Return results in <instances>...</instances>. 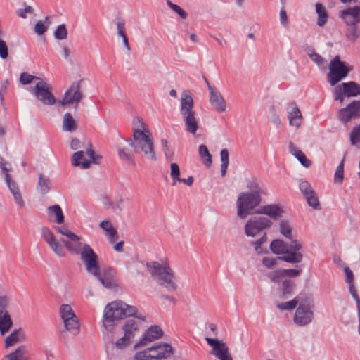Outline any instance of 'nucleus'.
<instances>
[{
    "label": "nucleus",
    "mask_w": 360,
    "mask_h": 360,
    "mask_svg": "<svg viewBox=\"0 0 360 360\" xmlns=\"http://www.w3.org/2000/svg\"><path fill=\"white\" fill-rule=\"evenodd\" d=\"M210 90V103L213 108L218 112H224L226 104L221 94L214 88L209 86Z\"/></svg>",
    "instance_id": "obj_27"
},
{
    "label": "nucleus",
    "mask_w": 360,
    "mask_h": 360,
    "mask_svg": "<svg viewBox=\"0 0 360 360\" xmlns=\"http://www.w3.org/2000/svg\"><path fill=\"white\" fill-rule=\"evenodd\" d=\"M280 233L286 238H292V229L290 223L287 221H281L279 225Z\"/></svg>",
    "instance_id": "obj_39"
},
{
    "label": "nucleus",
    "mask_w": 360,
    "mask_h": 360,
    "mask_svg": "<svg viewBox=\"0 0 360 360\" xmlns=\"http://www.w3.org/2000/svg\"><path fill=\"white\" fill-rule=\"evenodd\" d=\"M271 250L276 255H281L278 259L288 263H300L303 258L302 244L297 240H293L290 244L281 239H274L270 244Z\"/></svg>",
    "instance_id": "obj_2"
},
{
    "label": "nucleus",
    "mask_w": 360,
    "mask_h": 360,
    "mask_svg": "<svg viewBox=\"0 0 360 360\" xmlns=\"http://www.w3.org/2000/svg\"><path fill=\"white\" fill-rule=\"evenodd\" d=\"M360 95V86L354 82L342 83L335 89V101L343 102L345 96H356Z\"/></svg>",
    "instance_id": "obj_17"
},
{
    "label": "nucleus",
    "mask_w": 360,
    "mask_h": 360,
    "mask_svg": "<svg viewBox=\"0 0 360 360\" xmlns=\"http://www.w3.org/2000/svg\"><path fill=\"white\" fill-rule=\"evenodd\" d=\"M161 144L165 155L167 156L170 153V145L169 141L167 139H162Z\"/></svg>",
    "instance_id": "obj_63"
},
{
    "label": "nucleus",
    "mask_w": 360,
    "mask_h": 360,
    "mask_svg": "<svg viewBox=\"0 0 360 360\" xmlns=\"http://www.w3.org/2000/svg\"><path fill=\"white\" fill-rule=\"evenodd\" d=\"M221 165H229V151L227 149H222L220 153Z\"/></svg>",
    "instance_id": "obj_61"
},
{
    "label": "nucleus",
    "mask_w": 360,
    "mask_h": 360,
    "mask_svg": "<svg viewBox=\"0 0 360 360\" xmlns=\"http://www.w3.org/2000/svg\"><path fill=\"white\" fill-rule=\"evenodd\" d=\"M101 283L107 288L117 289L119 285L117 283L116 271L111 268L104 269L103 272H100L98 269V274L94 275Z\"/></svg>",
    "instance_id": "obj_22"
},
{
    "label": "nucleus",
    "mask_w": 360,
    "mask_h": 360,
    "mask_svg": "<svg viewBox=\"0 0 360 360\" xmlns=\"http://www.w3.org/2000/svg\"><path fill=\"white\" fill-rule=\"evenodd\" d=\"M287 111L290 124L299 128L302 122V115L297 105L295 103H289Z\"/></svg>",
    "instance_id": "obj_26"
},
{
    "label": "nucleus",
    "mask_w": 360,
    "mask_h": 360,
    "mask_svg": "<svg viewBox=\"0 0 360 360\" xmlns=\"http://www.w3.org/2000/svg\"><path fill=\"white\" fill-rule=\"evenodd\" d=\"M118 155L120 159L126 162H131L132 160V155L131 152L127 148H121L118 150Z\"/></svg>",
    "instance_id": "obj_53"
},
{
    "label": "nucleus",
    "mask_w": 360,
    "mask_h": 360,
    "mask_svg": "<svg viewBox=\"0 0 360 360\" xmlns=\"http://www.w3.org/2000/svg\"><path fill=\"white\" fill-rule=\"evenodd\" d=\"M148 347L142 350L138 351L134 356V360H152Z\"/></svg>",
    "instance_id": "obj_43"
},
{
    "label": "nucleus",
    "mask_w": 360,
    "mask_h": 360,
    "mask_svg": "<svg viewBox=\"0 0 360 360\" xmlns=\"http://www.w3.org/2000/svg\"><path fill=\"white\" fill-rule=\"evenodd\" d=\"M54 36L56 39L59 40L65 39L68 37V30L65 25H58L56 28Z\"/></svg>",
    "instance_id": "obj_46"
},
{
    "label": "nucleus",
    "mask_w": 360,
    "mask_h": 360,
    "mask_svg": "<svg viewBox=\"0 0 360 360\" xmlns=\"http://www.w3.org/2000/svg\"><path fill=\"white\" fill-rule=\"evenodd\" d=\"M56 230L61 235L66 236L67 240H63L65 249L70 252L79 254L83 250L86 243H83L81 241V238L72 232L68 226H57Z\"/></svg>",
    "instance_id": "obj_8"
},
{
    "label": "nucleus",
    "mask_w": 360,
    "mask_h": 360,
    "mask_svg": "<svg viewBox=\"0 0 360 360\" xmlns=\"http://www.w3.org/2000/svg\"><path fill=\"white\" fill-rule=\"evenodd\" d=\"M41 236L51 250L58 257H65L66 255L65 246L63 240L60 242L48 227L41 229Z\"/></svg>",
    "instance_id": "obj_12"
},
{
    "label": "nucleus",
    "mask_w": 360,
    "mask_h": 360,
    "mask_svg": "<svg viewBox=\"0 0 360 360\" xmlns=\"http://www.w3.org/2000/svg\"><path fill=\"white\" fill-rule=\"evenodd\" d=\"M162 335L163 331L160 326H152L143 333L142 338L135 344L134 347L139 348V347L146 346L148 343L161 338Z\"/></svg>",
    "instance_id": "obj_21"
},
{
    "label": "nucleus",
    "mask_w": 360,
    "mask_h": 360,
    "mask_svg": "<svg viewBox=\"0 0 360 360\" xmlns=\"http://www.w3.org/2000/svg\"><path fill=\"white\" fill-rule=\"evenodd\" d=\"M59 314L67 330L72 334L79 331V321L71 305L63 304L59 308Z\"/></svg>",
    "instance_id": "obj_7"
},
{
    "label": "nucleus",
    "mask_w": 360,
    "mask_h": 360,
    "mask_svg": "<svg viewBox=\"0 0 360 360\" xmlns=\"http://www.w3.org/2000/svg\"><path fill=\"white\" fill-rule=\"evenodd\" d=\"M260 196L257 192L241 193L237 200L238 216L245 218L254 213L253 210L259 204Z\"/></svg>",
    "instance_id": "obj_6"
},
{
    "label": "nucleus",
    "mask_w": 360,
    "mask_h": 360,
    "mask_svg": "<svg viewBox=\"0 0 360 360\" xmlns=\"http://www.w3.org/2000/svg\"><path fill=\"white\" fill-rule=\"evenodd\" d=\"M344 178V164L343 161L340 164V165L337 167L334 180L336 183H342Z\"/></svg>",
    "instance_id": "obj_51"
},
{
    "label": "nucleus",
    "mask_w": 360,
    "mask_h": 360,
    "mask_svg": "<svg viewBox=\"0 0 360 360\" xmlns=\"http://www.w3.org/2000/svg\"><path fill=\"white\" fill-rule=\"evenodd\" d=\"M48 25L49 23H46L45 22H43L41 20L38 21L36 23L34 28L35 33H37L38 35L43 34L44 32H46L48 29Z\"/></svg>",
    "instance_id": "obj_52"
},
{
    "label": "nucleus",
    "mask_w": 360,
    "mask_h": 360,
    "mask_svg": "<svg viewBox=\"0 0 360 360\" xmlns=\"http://www.w3.org/2000/svg\"><path fill=\"white\" fill-rule=\"evenodd\" d=\"M8 360H29L25 346L19 347L15 352L5 356Z\"/></svg>",
    "instance_id": "obj_34"
},
{
    "label": "nucleus",
    "mask_w": 360,
    "mask_h": 360,
    "mask_svg": "<svg viewBox=\"0 0 360 360\" xmlns=\"http://www.w3.org/2000/svg\"><path fill=\"white\" fill-rule=\"evenodd\" d=\"M146 266L151 276L160 285L165 286L169 291H173L176 288L174 272L170 266L168 259L165 258L160 261L148 262Z\"/></svg>",
    "instance_id": "obj_3"
},
{
    "label": "nucleus",
    "mask_w": 360,
    "mask_h": 360,
    "mask_svg": "<svg viewBox=\"0 0 360 360\" xmlns=\"http://www.w3.org/2000/svg\"><path fill=\"white\" fill-rule=\"evenodd\" d=\"M79 254L86 271L93 275H97L98 269L99 268L98 257L93 249L89 245H85L84 250Z\"/></svg>",
    "instance_id": "obj_15"
},
{
    "label": "nucleus",
    "mask_w": 360,
    "mask_h": 360,
    "mask_svg": "<svg viewBox=\"0 0 360 360\" xmlns=\"http://www.w3.org/2000/svg\"><path fill=\"white\" fill-rule=\"evenodd\" d=\"M137 309L135 307L117 300L106 305L103 314V325L107 328L112 325L114 321L122 319L127 316L136 314Z\"/></svg>",
    "instance_id": "obj_4"
},
{
    "label": "nucleus",
    "mask_w": 360,
    "mask_h": 360,
    "mask_svg": "<svg viewBox=\"0 0 360 360\" xmlns=\"http://www.w3.org/2000/svg\"><path fill=\"white\" fill-rule=\"evenodd\" d=\"M2 37H0V57L5 59L8 57V47L4 41L1 39Z\"/></svg>",
    "instance_id": "obj_58"
},
{
    "label": "nucleus",
    "mask_w": 360,
    "mask_h": 360,
    "mask_svg": "<svg viewBox=\"0 0 360 360\" xmlns=\"http://www.w3.org/2000/svg\"><path fill=\"white\" fill-rule=\"evenodd\" d=\"M6 181L8 187L9 188L11 192L12 193L14 197L15 202L20 207H24L25 203L22 200L18 184L11 179L10 176L8 174H6Z\"/></svg>",
    "instance_id": "obj_31"
},
{
    "label": "nucleus",
    "mask_w": 360,
    "mask_h": 360,
    "mask_svg": "<svg viewBox=\"0 0 360 360\" xmlns=\"http://www.w3.org/2000/svg\"><path fill=\"white\" fill-rule=\"evenodd\" d=\"M32 92L37 100L44 105H52L56 103V98L52 94L51 85L42 79H38Z\"/></svg>",
    "instance_id": "obj_9"
},
{
    "label": "nucleus",
    "mask_w": 360,
    "mask_h": 360,
    "mask_svg": "<svg viewBox=\"0 0 360 360\" xmlns=\"http://www.w3.org/2000/svg\"><path fill=\"white\" fill-rule=\"evenodd\" d=\"M293 284L290 280H285L283 282V297H285L286 295L290 294L292 290Z\"/></svg>",
    "instance_id": "obj_55"
},
{
    "label": "nucleus",
    "mask_w": 360,
    "mask_h": 360,
    "mask_svg": "<svg viewBox=\"0 0 360 360\" xmlns=\"http://www.w3.org/2000/svg\"><path fill=\"white\" fill-rule=\"evenodd\" d=\"M70 146L72 149L77 150L80 148V141L79 139L75 138L72 139L70 143Z\"/></svg>",
    "instance_id": "obj_64"
},
{
    "label": "nucleus",
    "mask_w": 360,
    "mask_h": 360,
    "mask_svg": "<svg viewBox=\"0 0 360 360\" xmlns=\"http://www.w3.org/2000/svg\"><path fill=\"white\" fill-rule=\"evenodd\" d=\"M271 225V221L266 217H253L247 221L245 233L249 237H255L263 230L270 228Z\"/></svg>",
    "instance_id": "obj_11"
},
{
    "label": "nucleus",
    "mask_w": 360,
    "mask_h": 360,
    "mask_svg": "<svg viewBox=\"0 0 360 360\" xmlns=\"http://www.w3.org/2000/svg\"><path fill=\"white\" fill-rule=\"evenodd\" d=\"M310 58L312 60L316 62L317 65L320 67H324L326 65V62L318 54L314 53L310 56Z\"/></svg>",
    "instance_id": "obj_60"
},
{
    "label": "nucleus",
    "mask_w": 360,
    "mask_h": 360,
    "mask_svg": "<svg viewBox=\"0 0 360 360\" xmlns=\"http://www.w3.org/2000/svg\"><path fill=\"white\" fill-rule=\"evenodd\" d=\"M329 68L328 79L333 86L346 77L349 72V69L344 63L340 60L338 56L333 58L330 64Z\"/></svg>",
    "instance_id": "obj_13"
},
{
    "label": "nucleus",
    "mask_w": 360,
    "mask_h": 360,
    "mask_svg": "<svg viewBox=\"0 0 360 360\" xmlns=\"http://www.w3.org/2000/svg\"><path fill=\"white\" fill-rule=\"evenodd\" d=\"M316 11L319 15L317 24L319 26L324 25L328 20V15L325 7L321 4H316Z\"/></svg>",
    "instance_id": "obj_37"
},
{
    "label": "nucleus",
    "mask_w": 360,
    "mask_h": 360,
    "mask_svg": "<svg viewBox=\"0 0 360 360\" xmlns=\"http://www.w3.org/2000/svg\"><path fill=\"white\" fill-rule=\"evenodd\" d=\"M262 264L266 267L271 269L277 264V259L273 257H264L262 259Z\"/></svg>",
    "instance_id": "obj_56"
},
{
    "label": "nucleus",
    "mask_w": 360,
    "mask_h": 360,
    "mask_svg": "<svg viewBox=\"0 0 360 360\" xmlns=\"http://www.w3.org/2000/svg\"><path fill=\"white\" fill-rule=\"evenodd\" d=\"M49 180L40 175L39 180V189L40 190V191L43 193H46L49 191Z\"/></svg>",
    "instance_id": "obj_48"
},
{
    "label": "nucleus",
    "mask_w": 360,
    "mask_h": 360,
    "mask_svg": "<svg viewBox=\"0 0 360 360\" xmlns=\"http://www.w3.org/2000/svg\"><path fill=\"white\" fill-rule=\"evenodd\" d=\"M205 340L212 347L210 354L219 360H233L226 345L217 339L206 338Z\"/></svg>",
    "instance_id": "obj_16"
},
{
    "label": "nucleus",
    "mask_w": 360,
    "mask_h": 360,
    "mask_svg": "<svg viewBox=\"0 0 360 360\" xmlns=\"http://www.w3.org/2000/svg\"><path fill=\"white\" fill-rule=\"evenodd\" d=\"M25 336L22 330L13 331L5 340L6 347L13 346L25 340Z\"/></svg>",
    "instance_id": "obj_33"
},
{
    "label": "nucleus",
    "mask_w": 360,
    "mask_h": 360,
    "mask_svg": "<svg viewBox=\"0 0 360 360\" xmlns=\"http://www.w3.org/2000/svg\"><path fill=\"white\" fill-rule=\"evenodd\" d=\"M301 271L297 269H283V275L284 277H296L300 274Z\"/></svg>",
    "instance_id": "obj_59"
},
{
    "label": "nucleus",
    "mask_w": 360,
    "mask_h": 360,
    "mask_svg": "<svg viewBox=\"0 0 360 360\" xmlns=\"http://www.w3.org/2000/svg\"><path fill=\"white\" fill-rule=\"evenodd\" d=\"M144 319L137 316L128 319L123 325L122 330L124 334L132 340L136 333L142 328V323Z\"/></svg>",
    "instance_id": "obj_24"
},
{
    "label": "nucleus",
    "mask_w": 360,
    "mask_h": 360,
    "mask_svg": "<svg viewBox=\"0 0 360 360\" xmlns=\"http://www.w3.org/2000/svg\"><path fill=\"white\" fill-rule=\"evenodd\" d=\"M40 79L39 77L33 76L32 75H30L27 72H23L20 74V82L22 84H28L32 82H38V79Z\"/></svg>",
    "instance_id": "obj_44"
},
{
    "label": "nucleus",
    "mask_w": 360,
    "mask_h": 360,
    "mask_svg": "<svg viewBox=\"0 0 360 360\" xmlns=\"http://www.w3.org/2000/svg\"><path fill=\"white\" fill-rule=\"evenodd\" d=\"M100 228L105 231L110 243H115L118 238V233L116 229L109 220H103L99 224Z\"/></svg>",
    "instance_id": "obj_29"
},
{
    "label": "nucleus",
    "mask_w": 360,
    "mask_h": 360,
    "mask_svg": "<svg viewBox=\"0 0 360 360\" xmlns=\"http://www.w3.org/2000/svg\"><path fill=\"white\" fill-rule=\"evenodd\" d=\"M152 360H162L169 358L173 353L172 347L169 344H156L148 347Z\"/></svg>",
    "instance_id": "obj_23"
},
{
    "label": "nucleus",
    "mask_w": 360,
    "mask_h": 360,
    "mask_svg": "<svg viewBox=\"0 0 360 360\" xmlns=\"http://www.w3.org/2000/svg\"><path fill=\"white\" fill-rule=\"evenodd\" d=\"M256 213L264 214L271 218H277L281 216L283 210L276 205H266L257 210Z\"/></svg>",
    "instance_id": "obj_32"
},
{
    "label": "nucleus",
    "mask_w": 360,
    "mask_h": 360,
    "mask_svg": "<svg viewBox=\"0 0 360 360\" xmlns=\"http://www.w3.org/2000/svg\"><path fill=\"white\" fill-rule=\"evenodd\" d=\"M86 153L89 158V160L84 158L83 151H77L75 153L71 158L72 165L80 166L83 169H86L89 167L91 162L96 164L100 162L101 156L98 155H95L94 151L91 148V146H90L89 148L86 149Z\"/></svg>",
    "instance_id": "obj_14"
},
{
    "label": "nucleus",
    "mask_w": 360,
    "mask_h": 360,
    "mask_svg": "<svg viewBox=\"0 0 360 360\" xmlns=\"http://www.w3.org/2000/svg\"><path fill=\"white\" fill-rule=\"evenodd\" d=\"M170 176L173 180L172 185H175L178 180H180V169L176 163H172L170 165Z\"/></svg>",
    "instance_id": "obj_42"
},
{
    "label": "nucleus",
    "mask_w": 360,
    "mask_h": 360,
    "mask_svg": "<svg viewBox=\"0 0 360 360\" xmlns=\"http://www.w3.org/2000/svg\"><path fill=\"white\" fill-rule=\"evenodd\" d=\"M9 299L6 296H0V331L2 335L11 328L13 322L8 312L4 309L7 307Z\"/></svg>",
    "instance_id": "obj_20"
},
{
    "label": "nucleus",
    "mask_w": 360,
    "mask_h": 360,
    "mask_svg": "<svg viewBox=\"0 0 360 360\" xmlns=\"http://www.w3.org/2000/svg\"><path fill=\"white\" fill-rule=\"evenodd\" d=\"M199 155L204 165L207 167H210L212 164V156L205 145L200 146Z\"/></svg>",
    "instance_id": "obj_38"
},
{
    "label": "nucleus",
    "mask_w": 360,
    "mask_h": 360,
    "mask_svg": "<svg viewBox=\"0 0 360 360\" xmlns=\"http://www.w3.org/2000/svg\"><path fill=\"white\" fill-rule=\"evenodd\" d=\"M133 137L130 145L137 153H143L146 159L157 160L154 147V139L148 125L140 117L132 122Z\"/></svg>",
    "instance_id": "obj_1"
},
{
    "label": "nucleus",
    "mask_w": 360,
    "mask_h": 360,
    "mask_svg": "<svg viewBox=\"0 0 360 360\" xmlns=\"http://www.w3.org/2000/svg\"><path fill=\"white\" fill-rule=\"evenodd\" d=\"M284 277L283 275V269H279L276 271H271L269 274V278L271 281L274 283H278L281 281V278Z\"/></svg>",
    "instance_id": "obj_50"
},
{
    "label": "nucleus",
    "mask_w": 360,
    "mask_h": 360,
    "mask_svg": "<svg viewBox=\"0 0 360 360\" xmlns=\"http://www.w3.org/2000/svg\"><path fill=\"white\" fill-rule=\"evenodd\" d=\"M117 28L118 31V34L123 39V43L124 44V46L127 48V50H130V46L128 41V39L125 34V23L124 21H119L117 23Z\"/></svg>",
    "instance_id": "obj_40"
},
{
    "label": "nucleus",
    "mask_w": 360,
    "mask_h": 360,
    "mask_svg": "<svg viewBox=\"0 0 360 360\" xmlns=\"http://www.w3.org/2000/svg\"><path fill=\"white\" fill-rule=\"evenodd\" d=\"M312 309L313 303L309 299H306L302 302H300L295 314V323L299 326L309 324L313 319Z\"/></svg>",
    "instance_id": "obj_10"
},
{
    "label": "nucleus",
    "mask_w": 360,
    "mask_h": 360,
    "mask_svg": "<svg viewBox=\"0 0 360 360\" xmlns=\"http://www.w3.org/2000/svg\"><path fill=\"white\" fill-rule=\"evenodd\" d=\"M49 220L57 224L64 222V215L61 207L58 205L49 206L47 209Z\"/></svg>",
    "instance_id": "obj_30"
},
{
    "label": "nucleus",
    "mask_w": 360,
    "mask_h": 360,
    "mask_svg": "<svg viewBox=\"0 0 360 360\" xmlns=\"http://www.w3.org/2000/svg\"><path fill=\"white\" fill-rule=\"evenodd\" d=\"M299 187L308 204L314 208H318L319 207V200L309 183L302 180L300 182Z\"/></svg>",
    "instance_id": "obj_25"
},
{
    "label": "nucleus",
    "mask_w": 360,
    "mask_h": 360,
    "mask_svg": "<svg viewBox=\"0 0 360 360\" xmlns=\"http://www.w3.org/2000/svg\"><path fill=\"white\" fill-rule=\"evenodd\" d=\"M77 127V122L70 113L65 114L63 120V129L66 131H73Z\"/></svg>",
    "instance_id": "obj_36"
},
{
    "label": "nucleus",
    "mask_w": 360,
    "mask_h": 360,
    "mask_svg": "<svg viewBox=\"0 0 360 360\" xmlns=\"http://www.w3.org/2000/svg\"><path fill=\"white\" fill-rule=\"evenodd\" d=\"M344 271H345V275L347 277V279H346L347 283H354V274H353L352 271H351V269L349 267L346 266L344 269Z\"/></svg>",
    "instance_id": "obj_62"
},
{
    "label": "nucleus",
    "mask_w": 360,
    "mask_h": 360,
    "mask_svg": "<svg viewBox=\"0 0 360 360\" xmlns=\"http://www.w3.org/2000/svg\"><path fill=\"white\" fill-rule=\"evenodd\" d=\"M350 141L352 145L360 143V125L353 129L350 135Z\"/></svg>",
    "instance_id": "obj_49"
},
{
    "label": "nucleus",
    "mask_w": 360,
    "mask_h": 360,
    "mask_svg": "<svg viewBox=\"0 0 360 360\" xmlns=\"http://www.w3.org/2000/svg\"><path fill=\"white\" fill-rule=\"evenodd\" d=\"M194 103L190 91H184L181 94L180 112L185 123L186 130L195 134L199 127V119L193 110Z\"/></svg>",
    "instance_id": "obj_5"
},
{
    "label": "nucleus",
    "mask_w": 360,
    "mask_h": 360,
    "mask_svg": "<svg viewBox=\"0 0 360 360\" xmlns=\"http://www.w3.org/2000/svg\"><path fill=\"white\" fill-rule=\"evenodd\" d=\"M168 6L176 12L181 18L185 19L187 17L186 13L178 5L172 3L170 1H167Z\"/></svg>",
    "instance_id": "obj_54"
},
{
    "label": "nucleus",
    "mask_w": 360,
    "mask_h": 360,
    "mask_svg": "<svg viewBox=\"0 0 360 360\" xmlns=\"http://www.w3.org/2000/svg\"><path fill=\"white\" fill-rule=\"evenodd\" d=\"M82 98L81 92V82H73L65 93L60 101L62 105L79 103Z\"/></svg>",
    "instance_id": "obj_18"
},
{
    "label": "nucleus",
    "mask_w": 360,
    "mask_h": 360,
    "mask_svg": "<svg viewBox=\"0 0 360 360\" xmlns=\"http://www.w3.org/2000/svg\"><path fill=\"white\" fill-rule=\"evenodd\" d=\"M341 17L347 25H354L360 20V7L356 6L341 11Z\"/></svg>",
    "instance_id": "obj_28"
},
{
    "label": "nucleus",
    "mask_w": 360,
    "mask_h": 360,
    "mask_svg": "<svg viewBox=\"0 0 360 360\" xmlns=\"http://www.w3.org/2000/svg\"><path fill=\"white\" fill-rule=\"evenodd\" d=\"M131 341V340L124 334L123 337L120 338L115 342V346L119 349H123L129 345Z\"/></svg>",
    "instance_id": "obj_47"
},
{
    "label": "nucleus",
    "mask_w": 360,
    "mask_h": 360,
    "mask_svg": "<svg viewBox=\"0 0 360 360\" xmlns=\"http://www.w3.org/2000/svg\"><path fill=\"white\" fill-rule=\"evenodd\" d=\"M290 150L291 153L299 160L303 166L309 167L311 165V161L308 160L305 155L292 143H290Z\"/></svg>",
    "instance_id": "obj_35"
},
{
    "label": "nucleus",
    "mask_w": 360,
    "mask_h": 360,
    "mask_svg": "<svg viewBox=\"0 0 360 360\" xmlns=\"http://www.w3.org/2000/svg\"><path fill=\"white\" fill-rule=\"evenodd\" d=\"M299 302V299L295 297V299L287 302L278 303L276 307L281 310H290L295 308Z\"/></svg>",
    "instance_id": "obj_41"
},
{
    "label": "nucleus",
    "mask_w": 360,
    "mask_h": 360,
    "mask_svg": "<svg viewBox=\"0 0 360 360\" xmlns=\"http://www.w3.org/2000/svg\"><path fill=\"white\" fill-rule=\"evenodd\" d=\"M338 119L342 122H348L352 119L360 117V101H354L338 113Z\"/></svg>",
    "instance_id": "obj_19"
},
{
    "label": "nucleus",
    "mask_w": 360,
    "mask_h": 360,
    "mask_svg": "<svg viewBox=\"0 0 360 360\" xmlns=\"http://www.w3.org/2000/svg\"><path fill=\"white\" fill-rule=\"evenodd\" d=\"M349 284V292L352 294L353 298L356 300L357 307L359 308V311L360 312V298L358 296L357 291L355 288L354 283H348Z\"/></svg>",
    "instance_id": "obj_57"
},
{
    "label": "nucleus",
    "mask_w": 360,
    "mask_h": 360,
    "mask_svg": "<svg viewBox=\"0 0 360 360\" xmlns=\"http://www.w3.org/2000/svg\"><path fill=\"white\" fill-rule=\"evenodd\" d=\"M266 240H267V236H266V233H265L260 238H259L256 241H254L252 243V245L254 246L255 251L258 254H262L264 252L262 245L264 243H266Z\"/></svg>",
    "instance_id": "obj_45"
}]
</instances>
